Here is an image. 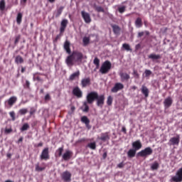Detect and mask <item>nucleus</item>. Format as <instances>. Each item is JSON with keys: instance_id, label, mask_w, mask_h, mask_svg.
Instances as JSON below:
<instances>
[{"instance_id": "f257e3e1", "label": "nucleus", "mask_w": 182, "mask_h": 182, "mask_svg": "<svg viewBox=\"0 0 182 182\" xmlns=\"http://www.w3.org/2000/svg\"><path fill=\"white\" fill-rule=\"evenodd\" d=\"M82 60H83V53L75 50L66 58L65 63L68 66H73L75 63H82Z\"/></svg>"}, {"instance_id": "f03ea898", "label": "nucleus", "mask_w": 182, "mask_h": 182, "mask_svg": "<svg viewBox=\"0 0 182 182\" xmlns=\"http://www.w3.org/2000/svg\"><path fill=\"white\" fill-rule=\"evenodd\" d=\"M111 69H112V63H110V61L109 60H106L101 65L100 72V73H102V75H106V73H109V70H110Z\"/></svg>"}, {"instance_id": "7ed1b4c3", "label": "nucleus", "mask_w": 182, "mask_h": 182, "mask_svg": "<svg viewBox=\"0 0 182 182\" xmlns=\"http://www.w3.org/2000/svg\"><path fill=\"white\" fill-rule=\"evenodd\" d=\"M151 154H153V149L149 146L137 153L139 157H147Z\"/></svg>"}, {"instance_id": "20e7f679", "label": "nucleus", "mask_w": 182, "mask_h": 182, "mask_svg": "<svg viewBox=\"0 0 182 182\" xmlns=\"http://www.w3.org/2000/svg\"><path fill=\"white\" fill-rule=\"evenodd\" d=\"M99 94L97 92H90L87 95L86 99L88 105H92L96 99H97V95Z\"/></svg>"}, {"instance_id": "39448f33", "label": "nucleus", "mask_w": 182, "mask_h": 182, "mask_svg": "<svg viewBox=\"0 0 182 182\" xmlns=\"http://www.w3.org/2000/svg\"><path fill=\"white\" fill-rule=\"evenodd\" d=\"M171 181H173V182H181L182 181V168H180L176 173L175 176H173L171 178Z\"/></svg>"}, {"instance_id": "423d86ee", "label": "nucleus", "mask_w": 182, "mask_h": 182, "mask_svg": "<svg viewBox=\"0 0 182 182\" xmlns=\"http://www.w3.org/2000/svg\"><path fill=\"white\" fill-rule=\"evenodd\" d=\"M61 178L65 182H70L72 181V173L69 171H65L61 174Z\"/></svg>"}, {"instance_id": "0eeeda50", "label": "nucleus", "mask_w": 182, "mask_h": 182, "mask_svg": "<svg viewBox=\"0 0 182 182\" xmlns=\"http://www.w3.org/2000/svg\"><path fill=\"white\" fill-rule=\"evenodd\" d=\"M50 156H49V148L46 147L43 149L41 154L40 156L41 160H49Z\"/></svg>"}, {"instance_id": "6e6552de", "label": "nucleus", "mask_w": 182, "mask_h": 182, "mask_svg": "<svg viewBox=\"0 0 182 182\" xmlns=\"http://www.w3.org/2000/svg\"><path fill=\"white\" fill-rule=\"evenodd\" d=\"M73 95L76 97H77V99H80L81 97H83V92L79 88V87H75L73 89Z\"/></svg>"}, {"instance_id": "1a4fd4ad", "label": "nucleus", "mask_w": 182, "mask_h": 182, "mask_svg": "<svg viewBox=\"0 0 182 182\" xmlns=\"http://www.w3.org/2000/svg\"><path fill=\"white\" fill-rule=\"evenodd\" d=\"M122 89H124V85L122 84L121 82H117L115 83L114 86L111 89L112 93H117L119 90H122Z\"/></svg>"}, {"instance_id": "9d476101", "label": "nucleus", "mask_w": 182, "mask_h": 182, "mask_svg": "<svg viewBox=\"0 0 182 182\" xmlns=\"http://www.w3.org/2000/svg\"><path fill=\"white\" fill-rule=\"evenodd\" d=\"M81 15L85 23H90L92 22V18H90V14L89 13L82 11H81Z\"/></svg>"}, {"instance_id": "9b49d317", "label": "nucleus", "mask_w": 182, "mask_h": 182, "mask_svg": "<svg viewBox=\"0 0 182 182\" xmlns=\"http://www.w3.org/2000/svg\"><path fill=\"white\" fill-rule=\"evenodd\" d=\"M178 144H180V135L169 139V146H178Z\"/></svg>"}, {"instance_id": "f8f14e48", "label": "nucleus", "mask_w": 182, "mask_h": 182, "mask_svg": "<svg viewBox=\"0 0 182 182\" xmlns=\"http://www.w3.org/2000/svg\"><path fill=\"white\" fill-rule=\"evenodd\" d=\"M97 100V106L98 107H103V105H105V95H97V98H96Z\"/></svg>"}, {"instance_id": "ddd939ff", "label": "nucleus", "mask_w": 182, "mask_h": 182, "mask_svg": "<svg viewBox=\"0 0 182 182\" xmlns=\"http://www.w3.org/2000/svg\"><path fill=\"white\" fill-rule=\"evenodd\" d=\"M72 156H73V152L70 150H66L62 156L63 160H64V161H68L72 159Z\"/></svg>"}, {"instance_id": "4468645a", "label": "nucleus", "mask_w": 182, "mask_h": 182, "mask_svg": "<svg viewBox=\"0 0 182 182\" xmlns=\"http://www.w3.org/2000/svg\"><path fill=\"white\" fill-rule=\"evenodd\" d=\"M90 85H92L90 77H85L81 80L82 87H87V86H90Z\"/></svg>"}, {"instance_id": "2eb2a0df", "label": "nucleus", "mask_w": 182, "mask_h": 182, "mask_svg": "<svg viewBox=\"0 0 182 182\" xmlns=\"http://www.w3.org/2000/svg\"><path fill=\"white\" fill-rule=\"evenodd\" d=\"M119 77L121 82H128V80L130 79V75H129L127 73L120 72Z\"/></svg>"}, {"instance_id": "dca6fc26", "label": "nucleus", "mask_w": 182, "mask_h": 182, "mask_svg": "<svg viewBox=\"0 0 182 182\" xmlns=\"http://www.w3.org/2000/svg\"><path fill=\"white\" fill-rule=\"evenodd\" d=\"M16 102H18V97L13 96L6 101V103H7L10 107H12V106H14Z\"/></svg>"}, {"instance_id": "f3484780", "label": "nucleus", "mask_w": 182, "mask_h": 182, "mask_svg": "<svg viewBox=\"0 0 182 182\" xmlns=\"http://www.w3.org/2000/svg\"><path fill=\"white\" fill-rule=\"evenodd\" d=\"M63 48L66 53H68V55H70V53H72V50H70V42L69 41H65Z\"/></svg>"}, {"instance_id": "a211bd4d", "label": "nucleus", "mask_w": 182, "mask_h": 182, "mask_svg": "<svg viewBox=\"0 0 182 182\" xmlns=\"http://www.w3.org/2000/svg\"><path fill=\"white\" fill-rule=\"evenodd\" d=\"M143 145L141 144V141L140 140H136L132 143V147L134 150L137 151V150H140Z\"/></svg>"}, {"instance_id": "6ab92c4d", "label": "nucleus", "mask_w": 182, "mask_h": 182, "mask_svg": "<svg viewBox=\"0 0 182 182\" xmlns=\"http://www.w3.org/2000/svg\"><path fill=\"white\" fill-rule=\"evenodd\" d=\"M100 140H102V141H109V140H110V135L109 134V132L102 133Z\"/></svg>"}, {"instance_id": "aec40b11", "label": "nucleus", "mask_w": 182, "mask_h": 182, "mask_svg": "<svg viewBox=\"0 0 182 182\" xmlns=\"http://www.w3.org/2000/svg\"><path fill=\"white\" fill-rule=\"evenodd\" d=\"M81 122L82 123H85L86 128L87 129H90V120L89 119V118H87V117L86 116H83L81 117Z\"/></svg>"}, {"instance_id": "412c9836", "label": "nucleus", "mask_w": 182, "mask_h": 182, "mask_svg": "<svg viewBox=\"0 0 182 182\" xmlns=\"http://www.w3.org/2000/svg\"><path fill=\"white\" fill-rule=\"evenodd\" d=\"M67 26H68V20L63 19L61 21V26H60V33H63V32H65V29H66Z\"/></svg>"}, {"instance_id": "4be33fe9", "label": "nucleus", "mask_w": 182, "mask_h": 182, "mask_svg": "<svg viewBox=\"0 0 182 182\" xmlns=\"http://www.w3.org/2000/svg\"><path fill=\"white\" fill-rule=\"evenodd\" d=\"M80 76V71L77 70L75 73H73V74H71L69 77V80H70L71 82L75 80V79L79 78V77Z\"/></svg>"}, {"instance_id": "5701e85b", "label": "nucleus", "mask_w": 182, "mask_h": 182, "mask_svg": "<svg viewBox=\"0 0 182 182\" xmlns=\"http://www.w3.org/2000/svg\"><path fill=\"white\" fill-rule=\"evenodd\" d=\"M141 92L144 96L146 97H149V93H150V91L149 90V88L146 87L145 85H142L141 88Z\"/></svg>"}, {"instance_id": "b1692460", "label": "nucleus", "mask_w": 182, "mask_h": 182, "mask_svg": "<svg viewBox=\"0 0 182 182\" xmlns=\"http://www.w3.org/2000/svg\"><path fill=\"white\" fill-rule=\"evenodd\" d=\"M164 105L165 107H170V106L173 105V100L170 97H167L166 99H165Z\"/></svg>"}, {"instance_id": "393cba45", "label": "nucleus", "mask_w": 182, "mask_h": 182, "mask_svg": "<svg viewBox=\"0 0 182 182\" xmlns=\"http://www.w3.org/2000/svg\"><path fill=\"white\" fill-rule=\"evenodd\" d=\"M148 58L152 60H159V59H161V55L159 54L151 53L148 56Z\"/></svg>"}, {"instance_id": "a878e982", "label": "nucleus", "mask_w": 182, "mask_h": 182, "mask_svg": "<svg viewBox=\"0 0 182 182\" xmlns=\"http://www.w3.org/2000/svg\"><path fill=\"white\" fill-rule=\"evenodd\" d=\"M43 167H41L39 166V163L36 164L35 171L38 172L43 171L44 170L46 169V166L45 165V163H43Z\"/></svg>"}, {"instance_id": "bb28decb", "label": "nucleus", "mask_w": 182, "mask_h": 182, "mask_svg": "<svg viewBox=\"0 0 182 182\" xmlns=\"http://www.w3.org/2000/svg\"><path fill=\"white\" fill-rule=\"evenodd\" d=\"M135 26L136 28H141L143 26V21L140 17H138L135 21Z\"/></svg>"}, {"instance_id": "cd10ccee", "label": "nucleus", "mask_w": 182, "mask_h": 182, "mask_svg": "<svg viewBox=\"0 0 182 182\" xmlns=\"http://www.w3.org/2000/svg\"><path fill=\"white\" fill-rule=\"evenodd\" d=\"M137 151H136V149H131L128 151L127 154H128V157H130V159L134 157V156H136V152Z\"/></svg>"}, {"instance_id": "c85d7f7f", "label": "nucleus", "mask_w": 182, "mask_h": 182, "mask_svg": "<svg viewBox=\"0 0 182 182\" xmlns=\"http://www.w3.org/2000/svg\"><path fill=\"white\" fill-rule=\"evenodd\" d=\"M24 60H23V58H22V56L21 55H17L15 58V63H16L17 65L19 64H22L23 63Z\"/></svg>"}, {"instance_id": "c756f323", "label": "nucleus", "mask_w": 182, "mask_h": 182, "mask_svg": "<svg viewBox=\"0 0 182 182\" xmlns=\"http://www.w3.org/2000/svg\"><path fill=\"white\" fill-rule=\"evenodd\" d=\"M112 29H113V32L115 35H119V33H120V27H119V26L117 25H113L112 26Z\"/></svg>"}, {"instance_id": "7c9ffc66", "label": "nucleus", "mask_w": 182, "mask_h": 182, "mask_svg": "<svg viewBox=\"0 0 182 182\" xmlns=\"http://www.w3.org/2000/svg\"><path fill=\"white\" fill-rule=\"evenodd\" d=\"M23 16V14H22V13H18L16 16V22L18 25H21V23H22Z\"/></svg>"}, {"instance_id": "2f4dec72", "label": "nucleus", "mask_w": 182, "mask_h": 182, "mask_svg": "<svg viewBox=\"0 0 182 182\" xmlns=\"http://www.w3.org/2000/svg\"><path fill=\"white\" fill-rule=\"evenodd\" d=\"M63 153V146L58 148L56 151H55V156L57 157H60L62 156V154Z\"/></svg>"}, {"instance_id": "473e14b6", "label": "nucleus", "mask_w": 182, "mask_h": 182, "mask_svg": "<svg viewBox=\"0 0 182 182\" xmlns=\"http://www.w3.org/2000/svg\"><path fill=\"white\" fill-rule=\"evenodd\" d=\"M87 147H88L91 150H96V143L95 141L89 143L87 144Z\"/></svg>"}, {"instance_id": "72a5a7b5", "label": "nucleus", "mask_w": 182, "mask_h": 182, "mask_svg": "<svg viewBox=\"0 0 182 182\" xmlns=\"http://www.w3.org/2000/svg\"><path fill=\"white\" fill-rule=\"evenodd\" d=\"M82 42H83L84 46H87V45H89V42H90V38H89V37H84L82 38Z\"/></svg>"}, {"instance_id": "f704fd0d", "label": "nucleus", "mask_w": 182, "mask_h": 182, "mask_svg": "<svg viewBox=\"0 0 182 182\" xmlns=\"http://www.w3.org/2000/svg\"><path fill=\"white\" fill-rule=\"evenodd\" d=\"M65 7L60 6L58 10H57V14L55 15L56 18H59L60 15H62V12H63V9Z\"/></svg>"}, {"instance_id": "c9c22d12", "label": "nucleus", "mask_w": 182, "mask_h": 182, "mask_svg": "<svg viewBox=\"0 0 182 182\" xmlns=\"http://www.w3.org/2000/svg\"><path fill=\"white\" fill-rule=\"evenodd\" d=\"M160 167V165L157 162H154L151 166V170H157Z\"/></svg>"}, {"instance_id": "e433bc0d", "label": "nucleus", "mask_w": 182, "mask_h": 182, "mask_svg": "<svg viewBox=\"0 0 182 182\" xmlns=\"http://www.w3.org/2000/svg\"><path fill=\"white\" fill-rule=\"evenodd\" d=\"M93 63L97 66V68H99V66H100V60L97 58V57H95Z\"/></svg>"}, {"instance_id": "4c0bfd02", "label": "nucleus", "mask_w": 182, "mask_h": 182, "mask_svg": "<svg viewBox=\"0 0 182 182\" xmlns=\"http://www.w3.org/2000/svg\"><path fill=\"white\" fill-rule=\"evenodd\" d=\"M18 113L21 116H23V114H26V113H28V109H26V108L21 109L18 110Z\"/></svg>"}, {"instance_id": "58836bf2", "label": "nucleus", "mask_w": 182, "mask_h": 182, "mask_svg": "<svg viewBox=\"0 0 182 182\" xmlns=\"http://www.w3.org/2000/svg\"><path fill=\"white\" fill-rule=\"evenodd\" d=\"M122 48H124V49H125V50L132 52V48H130V45H129L127 43H124L122 45Z\"/></svg>"}, {"instance_id": "ea45409f", "label": "nucleus", "mask_w": 182, "mask_h": 182, "mask_svg": "<svg viewBox=\"0 0 182 182\" xmlns=\"http://www.w3.org/2000/svg\"><path fill=\"white\" fill-rule=\"evenodd\" d=\"M0 11H5V0L0 1Z\"/></svg>"}, {"instance_id": "a19ab883", "label": "nucleus", "mask_w": 182, "mask_h": 182, "mask_svg": "<svg viewBox=\"0 0 182 182\" xmlns=\"http://www.w3.org/2000/svg\"><path fill=\"white\" fill-rule=\"evenodd\" d=\"M29 129V124L28 123H26L23 124L22 127L21 128V132H25Z\"/></svg>"}, {"instance_id": "79ce46f5", "label": "nucleus", "mask_w": 182, "mask_h": 182, "mask_svg": "<svg viewBox=\"0 0 182 182\" xmlns=\"http://www.w3.org/2000/svg\"><path fill=\"white\" fill-rule=\"evenodd\" d=\"M151 70H145L144 71V75L145 77H150V75H151Z\"/></svg>"}, {"instance_id": "37998d69", "label": "nucleus", "mask_w": 182, "mask_h": 182, "mask_svg": "<svg viewBox=\"0 0 182 182\" xmlns=\"http://www.w3.org/2000/svg\"><path fill=\"white\" fill-rule=\"evenodd\" d=\"M83 106L85 109H83V112H85V113H87L89 112V105H87V102H85L83 103Z\"/></svg>"}, {"instance_id": "c03bdc74", "label": "nucleus", "mask_w": 182, "mask_h": 182, "mask_svg": "<svg viewBox=\"0 0 182 182\" xmlns=\"http://www.w3.org/2000/svg\"><path fill=\"white\" fill-rule=\"evenodd\" d=\"M112 102H113V98L111 96H109L107 97V104L108 105V106H111Z\"/></svg>"}, {"instance_id": "a18cd8bd", "label": "nucleus", "mask_w": 182, "mask_h": 182, "mask_svg": "<svg viewBox=\"0 0 182 182\" xmlns=\"http://www.w3.org/2000/svg\"><path fill=\"white\" fill-rule=\"evenodd\" d=\"M132 75H134V77H135V79H139V77H140V75H139V73L136 70H133Z\"/></svg>"}, {"instance_id": "49530a36", "label": "nucleus", "mask_w": 182, "mask_h": 182, "mask_svg": "<svg viewBox=\"0 0 182 182\" xmlns=\"http://www.w3.org/2000/svg\"><path fill=\"white\" fill-rule=\"evenodd\" d=\"M9 114H10V117H11V120L13 121V122H15V120H16V117H15V112H14V111H12V112H9Z\"/></svg>"}, {"instance_id": "de8ad7c7", "label": "nucleus", "mask_w": 182, "mask_h": 182, "mask_svg": "<svg viewBox=\"0 0 182 182\" xmlns=\"http://www.w3.org/2000/svg\"><path fill=\"white\" fill-rule=\"evenodd\" d=\"M95 11H97V12H105V9L102 6H97L95 7Z\"/></svg>"}, {"instance_id": "09e8293b", "label": "nucleus", "mask_w": 182, "mask_h": 182, "mask_svg": "<svg viewBox=\"0 0 182 182\" xmlns=\"http://www.w3.org/2000/svg\"><path fill=\"white\" fill-rule=\"evenodd\" d=\"M36 75L35 74L34 77H33L34 80H37L38 82H43V80H42V78H41V77H39V76L36 77Z\"/></svg>"}, {"instance_id": "8fccbe9b", "label": "nucleus", "mask_w": 182, "mask_h": 182, "mask_svg": "<svg viewBox=\"0 0 182 182\" xmlns=\"http://www.w3.org/2000/svg\"><path fill=\"white\" fill-rule=\"evenodd\" d=\"M118 11H119V14H123V12H124L126 11V7L125 6L119 7L118 9Z\"/></svg>"}, {"instance_id": "3c124183", "label": "nucleus", "mask_w": 182, "mask_h": 182, "mask_svg": "<svg viewBox=\"0 0 182 182\" xmlns=\"http://www.w3.org/2000/svg\"><path fill=\"white\" fill-rule=\"evenodd\" d=\"M44 99L46 101L50 100V95L49 94H46Z\"/></svg>"}, {"instance_id": "603ef678", "label": "nucleus", "mask_w": 182, "mask_h": 182, "mask_svg": "<svg viewBox=\"0 0 182 182\" xmlns=\"http://www.w3.org/2000/svg\"><path fill=\"white\" fill-rule=\"evenodd\" d=\"M117 167L119 168H123V167H124V164H123V162H121L117 165Z\"/></svg>"}, {"instance_id": "864d4df0", "label": "nucleus", "mask_w": 182, "mask_h": 182, "mask_svg": "<svg viewBox=\"0 0 182 182\" xmlns=\"http://www.w3.org/2000/svg\"><path fill=\"white\" fill-rule=\"evenodd\" d=\"M43 146V142H40L38 144H35L34 147H42Z\"/></svg>"}, {"instance_id": "5fc2aeb1", "label": "nucleus", "mask_w": 182, "mask_h": 182, "mask_svg": "<svg viewBox=\"0 0 182 182\" xmlns=\"http://www.w3.org/2000/svg\"><path fill=\"white\" fill-rule=\"evenodd\" d=\"M35 112H36V110L34 108H31V109H30L31 116H32V114H33L35 113Z\"/></svg>"}, {"instance_id": "6e6d98bb", "label": "nucleus", "mask_w": 182, "mask_h": 182, "mask_svg": "<svg viewBox=\"0 0 182 182\" xmlns=\"http://www.w3.org/2000/svg\"><path fill=\"white\" fill-rule=\"evenodd\" d=\"M19 39H21L20 36H18L16 38L15 41H14L15 45H16V43H18V42H19Z\"/></svg>"}, {"instance_id": "4d7b16f0", "label": "nucleus", "mask_w": 182, "mask_h": 182, "mask_svg": "<svg viewBox=\"0 0 182 182\" xmlns=\"http://www.w3.org/2000/svg\"><path fill=\"white\" fill-rule=\"evenodd\" d=\"M31 86V82H29V81L26 80V87H27V89H29V87Z\"/></svg>"}, {"instance_id": "13d9d810", "label": "nucleus", "mask_w": 182, "mask_h": 182, "mask_svg": "<svg viewBox=\"0 0 182 182\" xmlns=\"http://www.w3.org/2000/svg\"><path fill=\"white\" fill-rule=\"evenodd\" d=\"M144 35V32L141 31L138 33V36L137 38H141V36H143Z\"/></svg>"}, {"instance_id": "bf43d9fd", "label": "nucleus", "mask_w": 182, "mask_h": 182, "mask_svg": "<svg viewBox=\"0 0 182 182\" xmlns=\"http://www.w3.org/2000/svg\"><path fill=\"white\" fill-rule=\"evenodd\" d=\"M140 48H141V45H140V44L136 45L135 50H139V49H140Z\"/></svg>"}, {"instance_id": "052dcab7", "label": "nucleus", "mask_w": 182, "mask_h": 182, "mask_svg": "<svg viewBox=\"0 0 182 182\" xmlns=\"http://www.w3.org/2000/svg\"><path fill=\"white\" fill-rule=\"evenodd\" d=\"M106 157H107V152H105L103 154H102V158L104 160H105Z\"/></svg>"}, {"instance_id": "680f3d73", "label": "nucleus", "mask_w": 182, "mask_h": 182, "mask_svg": "<svg viewBox=\"0 0 182 182\" xmlns=\"http://www.w3.org/2000/svg\"><path fill=\"white\" fill-rule=\"evenodd\" d=\"M11 132H12L11 129H5V133H11Z\"/></svg>"}, {"instance_id": "e2e57ef3", "label": "nucleus", "mask_w": 182, "mask_h": 182, "mask_svg": "<svg viewBox=\"0 0 182 182\" xmlns=\"http://www.w3.org/2000/svg\"><path fill=\"white\" fill-rule=\"evenodd\" d=\"M25 70H26V68L25 67H21V73H24Z\"/></svg>"}, {"instance_id": "0e129e2a", "label": "nucleus", "mask_w": 182, "mask_h": 182, "mask_svg": "<svg viewBox=\"0 0 182 182\" xmlns=\"http://www.w3.org/2000/svg\"><path fill=\"white\" fill-rule=\"evenodd\" d=\"M122 132H123V133H124L126 134V133H127L126 127H122Z\"/></svg>"}, {"instance_id": "69168bd1", "label": "nucleus", "mask_w": 182, "mask_h": 182, "mask_svg": "<svg viewBox=\"0 0 182 182\" xmlns=\"http://www.w3.org/2000/svg\"><path fill=\"white\" fill-rule=\"evenodd\" d=\"M83 141H86V139L82 138V139H81L79 140V142H80V143H83Z\"/></svg>"}, {"instance_id": "338daca9", "label": "nucleus", "mask_w": 182, "mask_h": 182, "mask_svg": "<svg viewBox=\"0 0 182 182\" xmlns=\"http://www.w3.org/2000/svg\"><path fill=\"white\" fill-rule=\"evenodd\" d=\"M59 38H60V36H59V35H58V36L55 37V40H54V42H58Z\"/></svg>"}, {"instance_id": "774afa93", "label": "nucleus", "mask_w": 182, "mask_h": 182, "mask_svg": "<svg viewBox=\"0 0 182 182\" xmlns=\"http://www.w3.org/2000/svg\"><path fill=\"white\" fill-rule=\"evenodd\" d=\"M75 109L76 108L75 107V106H72L71 108H70L71 112H75Z\"/></svg>"}]
</instances>
